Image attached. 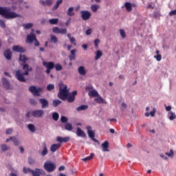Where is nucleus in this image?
<instances>
[{"instance_id": "obj_36", "label": "nucleus", "mask_w": 176, "mask_h": 176, "mask_svg": "<svg viewBox=\"0 0 176 176\" xmlns=\"http://www.w3.org/2000/svg\"><path fill=\"white\" fill-rule=\"evenodd\" d=\"M60 104H61V100L58 99H56L52 101V105L54 108H56V107H58Z\"/></svg>"}, {"instance_id": "obj_32", "label": "nucleus", "mask_w": 176, "mask_h": 176, "mask_svg": "<svg viewBox=\"0 0 176 176\" xmlns=\"http://www.w3.org/2000/svg\"><path fill=\"white\" fill-rule=\"evenodd\" d=\"M98 9H100V5L93 4L91 6V10H92V12H94V13H96V12H97Z\"/></svg>"}, {"instance_id": "obj_43", "label": "nucleus", "mask_w": 176, "mask_h": 176, "mask_svg": "<svg viewBox=\"0 0 176 176\" xmlns=\"http://www.w3.org/2000/svg\"><path fill=\"white\" fill-rule=\"evenodd\" d=\"M93 157H94V153H91L89 156L85 157L82 159L83 162H89V160H91V159H93Z\"/></svg>"}, {"instance_id": "obj_45", "label": "nucleus", "mask_w": 176, "mask_h": 176, "mask_svg": "<svg viewBox=\"0 0 176 176\" xmlns=\"http://www.w3.org/2000/svg\"><path fill=\"white\" fill-rule=\"evenodd\" d=\"M24 28H25V30H30V28H32V27L34 26V25L32 23H25L23 25Z\"/></svg>"}, {"instance_id": "obj_48", "label": "nucleus", "mask_w": 176, "mask_h": 176, "mask_svg": "<svg viewBox=\"0 0 176 176\" xmlns=\"http://www.w3.org/2000/svg\"><path fill=\"white\" fill-rule=\"evenodd\" d=\"M60 121L62 123H67L68 122V118H67L64 116H62L60 117Z\"/></svg>"}, {"instance_id": "obj_62", "label": "nucleus", "mask_w": 176, "mask_h": 176, "mask_svg": "<svg viewBox=\"0 0 176 176\" xmlns=\"http://www.w3.org/2000/svg\"><path fill=\"white\" fill-rule=\"evenodd\" d=\"M75 57H76V55H69V58L70 60V61H72L75 59Z\"/></svg>"}, {"instance_id": "obj_50", "label": "nucleus", "mask_w": 176, "mask_h": 176, "mask_svg": "<svg viewBox=\"0 0 176 176\" xmlns=\"http://www.w3.org/2000/svg\"><path fill=\"white\" fill-rule=\"evenodd\" d=\"M165 155L168 156V157H173V156H174V151H173V149H170V153H166Z\"/></svg>"}, {"instance_id": "obj_61", "label": "nucleus", "mask_w": 176, "mask_h": 176, "mask_svg": "<svg viewBox=\"0 0 176 176\" xmlns=\"http://www.w3.org/2000/svg\"><path fill=\"white\" fill-rule=\"evenodd\" d=\"M40 43H39V41H38V40L36 38L34 40V46H36V47H39L40 46Z\"/></svg>"}, {"instance_id": "obj_33", "label": "nucleus", "mask_w": 176, "mask_h": 176, "mask_svg": "<svg viewBox=\"0 0 176 176\" xmlns=\"http://www.w3.org/2000/svg\"><path fill=\"white\" fill-rule=\"evenodd\" d=\"M19 61H22V63H23V64H25V63H27V61H28V58L25 56V55L20 54Z\"/></svg>"}, {"instance_id": "obj_9", "label": "nucleus", "mask_w": 176, "mask_h": 176, "mask_svg": "<svg viewBox=\"0 0 176 176\" xmlns=\"http://www.w3.org/2000/svg\"><path fill=\"white\" fill-rule=\"evenodd\" d=\"M52 32L54 34H61L62 35H65V34H67V28H59L58 27H54L52 28Z\"/></svg>"}, {"instance_id": "obj_17", "label": "nucleus", "mask_w": 176, "mask_h": 176, "mask_svg": "<svg viewBox=\"0 0 176 176\" xmlns=\"http://www.w3.org/2000/svg\"><path fill=\"white\" fill-rule=\"evenodd\" d=\"M42 146H43V151L40 153V154L41 155V156H46V155L49 153L46 142H43Z\"/></svg>"}, {"instance_id": "obj_46", "label": "nucleus", "mask_w": 176, "mask_h": 176, "mask_svg": "<svg viewBox=\"0 0 176 176\" xmlns=\"http://www.w3.org/2000/svg\"><path fill=\"white\" fill-rule=\"evenodd\" d=\"M47 90L48 91H52V90H54V84H49L47 86Z\"/></svg>"}, {"instance_id": "obj_13", "label": "nucleus", "mask_w": 176, "mask_h": 176, "mask_svg": "<svg viewBox=\"0 0 176 176\" xmlns=\"http://www.w3.org/2000/svg\"><path fill=\"white\" fill-rule=\"evenodd\" d=\"M102 152H109V142L104 141L102 144Z\"/></svg>"}, {"instance_id": "obj_64", "label": "nucleus", "mask_w": 176, "mask_h": 176, "mask_svg": "<svg viewBox=\"0 0 176 176\" xmlns=\"http://www.w3.org/2000/svg\"><path fill=\"white\" fill-rule=\"evenodd\" d=\"M10 176H17V170H14V172L10 173Z\"/></svg>"}, {"instance_id": "obj_39", "label": "nucleus", "mask_w": 176, "mask_h": 176, "mask_svg": "<svg viewBox=\"0 0 176 176\" xmlns=\"http://www.w3.org/2000/svg\"><path fill=\"white\" fill-rule=\"evenodd\" d=\"M98 98H95L94 101L96 102H98V104H104V99H102V98H101V96H96Z\"/></svg>"}, {"instance_id": "obj_6", "label": "nucleus", "mask_w": 176, "mask_h": 176, "mask_svg": "<svg viewBox=\"0 0 176 176\" xmlns=\"http://www.w3.org/2000/svg\"><path fill=\"white\" fill-rule=\"evenodd\" d=\"M36 39V35L34 34V29H32L30 34L27 35L26 42L27 43H32Z\"/></svg>"}, {"instance_id": "obj_51", "label": "nucleus", "mask_w": 176, "mask_h": 176, "mask_svg": "<svg viewBox=\"0 0 176 176\" xmlns=\"http://www.w3.org/2000/svg\"><path fill=\"white\" fill-rule=\"evenodd\" d=\"M42 90H43V89H42V87H38L36 88V91H37V94H36V97H39V96H41V91H42Z\"/></svg>"}, {"instance_id": "obj_54", "label": "nucleus", "mask_w": 176, "mask_h": 176, "mask_svg": "<svg viewBox=\"0 0 176 176\" xmlns=\"http://www.w3.org/2000/svg\"><path fill=\"white\" fill-rule=\"evenodd\" d=\"M154 58H156L157 61H162V55L157 54L154 56Z\"/></svg>"}, {"instance_id": "obj_24", "label": "nucleus", "mask_w": 176, "mask_h": 176, "mask_svg": "<svg viewBox=\"0 0 176 176\" xmlns=\"http://www.w3.org/2000/svg\"><path fill=\"white\" fill-rule=\"evenodd\" d=\"M39 2L43 6H50L51 5H53V1L52 0H46L45 1L39 0Z\"/></svg>"}, {"instance_id": "obj_56", "label": "nucleus", "mask_w": 176, "mask_h": 176, "mask_svg": "<svg viewBox=\"0 0 176 176\" xmlns=\"http://www.w3.org/2000/svg\"><path fill=\"white\" fill-rule=\"evenodd\" d=\"M30 103L32 105H36V100H35L34 98L30 99Z\"/></svg>"}, {"instance_id": "obj_4", "label": "nucleus", "mask_w": 176, "mask_h": 176, "mask_svg": "<svg viewBox=\"0 0 176 176\" xmlns=\"http://www.w3.org/2000/svg\"><path fill=\"white\" fill-rule=\"evenodd\" d=\"M43 167L47 173H53L56 170V164L52 161H46L44 163Z\"/></svg>"}, {"instance_id": "obj_14", "label": "nucleus", "mask_w": 176, "mask_h": 176, "mask_svg": "<svg viewBox=\"0 0 176 176\" xmlns=\"http://www.w3.org/2000/svg\"><path fill=\"white\" fill-rule=\"evenodd\" d=\"M1 82L3 87L6 89V90H9V89H10V82L9 80H8V79L6 78H2Z\"/></svg>"}, {"instance_id": "obj_49", "label": "nucleus", "mask_w": 176, "mask_h": 176, "mask_svg": "<svg viewBox=\"0 0 176 176\" xmlns=\"http://www.w3.org/2000/svg\"><path fill=\"white\" fill-rule=\"evenodd\" d=\"M120 34L121 35L122 38H123V39H124V38H126V32H124V30L120 29Z\"/></svg>"}, {"instance_id": "obj_35", "label": "nucleus", "mask_w": 176, "mask_h": 176, "mask_svg": "<svg viewBox=\"0 0 176 176\" xmlns=\"http://www.w3.org/2000/svg\"><path fill=\"white\" fill-rule=\"evenodd\" d=\"M60 3H63V0H58L56 4L53 6L52 10H57L58 9V6H60Z\"/></svg>"}, {"instance_id": "obj_53", "label": "nucleus", "mask_w": 176, "mask_h": 176, "mask_svg": "<svg viewBox=\"0 0 176 176\" xmlns=\"http://www.w3.org/2000/svg\"><path fill=\"white\" fill-rule=\"evenodd\" d=\"M12 133H13V129H12V128H8L6 131V134H7V135H10Z\"/></svg>"}, {"instance_id": "obj_47", "label": "nucleus", "mask_w": 176, "mask_h": 176, "mask_svg": "<svg viewBox=\"0 0 176 176\" xmlns=\"http://www.w3.org/2000/svg\"><path fill=\"white\" fill-rule=\"evenodd\" d=\"M54 68L56 71H61L63 69V66H61V65L59 63H57L56 65H54Z\"/></svg>"}, {"instance_id": "obj_59", "label": "nucleus", "mask_w": 176, "mask_h": 176, "mask_svg": "<svg viewBox=\"0 0 176 176\" xmlns=\"http://www.w3.org/2000/svg\"><path fill=\"white\" fill-rule=\"evenodd\" d=\"M0 25L3 28H6V24H5V22L3 21H2V19H0Z\"/></svg>"}, {"instance_id": "obj_2", "label": "nucleus", "mask_w": 176, "mask_h": 176, "mask_svg": "<svg viewBox=\"0 0 176 176\" xmlns=\"http://www.w3.org/2000/svg\"><path fill=\"white\" fill-rule=\"evenodd\" d=\"M67 85L64 84V82L59 83V91L57 94L58 98L62 100L63 101L67 100L68 98V94L69 93V90H67Z\"/></svg>"}, {"instance_id": "obj_40", "label": "nucleus", "mask_w": 176, "mask_h": 176, "mask_svg": "<svg viewBox=\"0 0 176 176\" xmlns=\"http://www.w3.org/2000/svg\"><path fill=\"white\" fill-rule=\"evenodd\" d=\"M0 146L2 152H6V151H9V146H8L6 144H2Z\"/></svg>"}, {"instance_id": "obj_21", "label": "nucleus", "mask_w": 176, "mask_h": 176, "mask_svg": "<svg viewBox=\"0 0 176 176\" xmlns=\"http://www.w3.org/2000/svg\"><path fill=\"white\" fill-rule=\"evenodd\" d=\"M59 148H61L60 144H54L51 145L50 151H51V152L54 153V152H56V151H57V149H59Z\"/></svg>"}, {"instance_id": "obj_34", "label": "nucleus", "mask_w": 176, "mask_h": 176, "mask_svg": "<svg viewBox=\"0 0 176 176\" xmlns=\"http://www.w3.org/2000/svg\"><path fill=\"white\" fill-rule=\"evenodd\" d=\"M49 23L50 24H51L52 25H56L57 24H58V19H51L49 20Z\"/></svg>"}, {"instance_id": "obj_63", "label": "nucleus", "mask_w": 176, "mask_h": 176, "mask_svg": "<svg viewBox=\"0 0 176 176\" xmlns=\"http://www.w3.org/2000/svg\"><path fill=\"white\" fill-rule=\"evenodd\" d=\"M175 14H176V10H175L170 11V13H169V16H175Z\"/></svg>"}, {"instance_id": "obj_30", "label": "nucleus", "mask_w": 176, "mask_h": 176, "mask_svg": "<svg viewBox=\"0 0 176 176\" xmlns=\"http://www.w3.org/2000/svg\"><path fill=\"white\" fill-rule=\"evenodd\" d=\"M96 56H95V60H100V58H101V57H102V52L100 50H98L96 52H95Z\"/></svg>"}, {"instance_id": "obj_10", "label": "nucleus", "mask_w": 176, "mask_h": 176, "mask_svg": "<svg viewBox=\"0 0 176 176\" xmlns=\"http://www.w3.org/2000/svg\"><path fill=\"white\" fill-rule=\"evenodd\" d=\"M44 113L45 111L43 110H34L32 112V116L33 118H42Z\"/></svg>"}, {"instance_id": "obj_44", "label": "nucleus", "mask_w": 176, "mask_h": 176, "mask_svg": "<svg viewBox=\"0 0 176 176\" xmlns=\"http://www.w3.org/2000/svg\"><path fill=\"white\" fill-rule=\"evenodd\" d=\"M50 38L51 42H53V43H57V42H58V39L54 34L50 35Z\"/></svg>"}, {"instance_id": "obj_60", "label": "nucleus", "mask_w": 176, "mask_h": 176, "mask_svg": "<svg viewBox=\"0 0 176 176\" xmlns=\"http://www.w3.org/2000/svg\"><path fill=\"white\" fill-rule=\"evenodd\" d=\"M28 163H29V164H34V163H35V162L33 160L32 158L28 157Z\"/></svg>"}, {"instance_id": "obj_1", "label": "nucleus", "mask_w": 176, "mask_h": 176, "mask_svg": "<svg viewBox=\"0 0 176 176\" xmlns=\"http://www.w3.org/2000/svg\"><path fill=\"white\" fill-rule=\"evenodd\" d=\"M11 10H12L9 7H0V14L7 20H13V19L20 17V14L12 12Z\"/></svg>"}, {"instance_id": "obj_22", "label": "nucleus", "mask_w": 176, "mask_h": 176, "mask_svg": "<svg viewBox=\"0 0 176 176\" xmlns=\"http://www.w3.org/2000/svg\"><path fill=\"white\" fill-rule=\"evenodd\" d=\"M56 141L58 142H60V144H63V142H68L69 141V137L62 138L60 136H58L56 138Z\"/></svg>"}, {"instance_id": "obj_5", "label": "nucleus", "mask_w": 176, "mask_h": 176, "mask_svg": "<svg viewBox=\"0 0 176 176\" xmlns=\"http://www.w3.org/2000/svg\"><path fill=\"white\" fill-rule=\"evenodd\" d=\"M78 94V91H73L72 92H69L67 94V98H66L67 102L71 103L75 101V97Z\"/></svg>"}, {"instance_id": "obj_20", "label": "nucleus", "mask_w": 176, "mask_h": 176, "mask_svg": "<svg viewBox=\"0 0 176 176\" xmlns=\"http://www.w3.org/2000/svg\"><path fill=\"white\" fill-rule=\"evenodd\" d=\"M3 56L6 60H12V51L10 50H6L3 52Z\"/></svg>"}, {"instance_id": "obj_57", "label": "nucleus", "mask_w": 176, "mask_h": 176, "mask_svg": "<svg viewBox=\"0 0 176 176\" xmlns=\"http://www.w3.org/2000/svg\"><path fill=\"white\" fill-rule=\"evenodd\" d=\"M155 113H156V109H153V111H150V115L151 118H153L155 116Z\"/></svg>"}, {"instance_id": "obj_27", "label": "nucleus", "mask_w": 176, "mask_h": 176, "mask_svg": "<svg viewBox=\"0 0 176 176\" xmlns=\"http://www.w3.org/2000/svg\"><path fill=\"white\" fill-rule=\"evenodd\" d=\"M89 108V106L87 104H82L78 107H76L77 112H80V111H86Z\"/></svg>"}, {"instance_id": "obj_8", "label": "nucleus", "mask_w": 176, "mask_h": 176, "mask_svg": "<svg viewBox=\"0 0 176 176\" xmlns=\"http://www.w3.org/2000/svg\"><path fill=\"white\" fill-rule=\"evenodd\" d=\"M24 73L21 72V70L19 69L15 72V77L19 82H26L25 78L24 77Z\"/></svg>"}, {"instance_id": "obj_25", "label": "nucleus", "mask_w": 176, "mask_h": 176, "mask_svg": "<svg viewBox=\"0 0 176 176\" xmlns=\"http://www.w3.org/2000/svg\"><path fill=\"white\" fill-rule=\"evenodd\" d=\"M10 140L11 141H12L14 145H15V146H19V145H20V140H19V139L17 138H16V136H11L10 137Z\"/></svg>"}, {"instance_id": "obj_52", "label": "nucleus", "mask_w": 176, "mask_h": 176, "mask_svg": "<svg viewBox=\"0 0 176 176\" xmlns=\"http://www.w3.org/2000/svg\"><path fill=\"white\" fill-rule=\"evenodd\" d=\"M100 41L99 38H96L94 41V45H95V47L96 49H98V44L100 43Z\"/></svg>"}, {"instance_id": "obj_11", "label": "nucleus", "mask_w": 176, "mask_h": 176, "mask_svg": "<svg viewBox=\"0 0 176 176\" xmlns=\"http://www.w3.org/2000/svg\"><path fill=\"white\" fill-rule=\"evenodd\" d=\"M22 67L23 71H25L23 75H29V72H31V71H32V67L28 65V64L22 63Z\"/></svg>"}, {"instance_id": "obj_12", "label": "nucleus", "mask_w": 176, "mask_h": 176, "mask_svg": "<svg viewBox=\"0 0 176 176\" xmlns=\"http://www.w3.org/2000/svg\"><path fill=\"white\" fill-rule=\"evenodd\" d=\"M40 104H41V108L45 109V108H49V101L45 98H40L38 100Z\"/></svg>"}, {"instance_id": "obj_41", "label": "nucleus", "mask_w": 176, "mask_h": 176, "mask_svg": "<svg viewBox=\"0 0 176 176\" xmlns=\"http://www.w3.org/2000/svg\"><path fill=\"white\" fill-rule=\"evenodd\" d=\"M168 117L170 120H174V119H176V115L174 112L170 111L168 113Z\"/></svg>"}, {"instance_id": "obj_58", "label": "nucleus", "mask_w": 176, "mask_h": 176, "mask_svg": "<svg viewBox=\"0 0 176 176\" xmlns=\"http://www.w3.org/2000/svg\"><path fill=\"white\" fill-rule=\"evenodd\" d=\"M121 107H122L121 111H124V109L126 108H127V104L124 102H122V104H121Z\"/></svg>"}, {"instance_id": "obj_7", "label": "nucleus", "mask_w": 176, "mask_h": 176, "mask_svg": "<svg viewBox=\"0 0 176 176\" xmlns=\"http://www.w3.org/2000/svg\"><path fill=\"white\" fill-rule=\"evenodd\" d=\"M80 14H81V19H82L84 21H86L90 19V17H91V12H90L88 10L80 11Z\"/></svg>"}, {"instance_id": "obj_19", "label": "nucleus", "mask_w": 176, "mask_h": 176, "mask_svg": "<svg viewBox=\"0 0 176 176\" xmlns=\"http://www.w3.org/2000/svg\"><path fill=\"white\" fill-rule=\"evenodd\" d=\"M43 65L45 68H48L49 69H53L54 68V62H43Z\"/></svg>"}, {"instance_id": "obj_31", "label": "nucleus", "mask_w": 176, "mask_h": 176, "mask_svg": "<svg viewBox=\"0 0 176 176\" xmlns=\"http://www.w3.org/2000/svg\"><path fill=\"white\" fill-rule=\"evenodd\" d=\"M29 91H31L34 96H36L38 91H36V87L35 86H30L29 87Z\"/></svg>"}, {"instance_id": "obj_28", "label": "nucleus", "mask_w": 176, "mask_h": 176, "mask_svg": "<svg viewBox=\"0 0 176 176\" xmlns=\"http://www.w3.org/2000/svg\"><path fill=\"white\" fill-rule=\"evenodd\" d=\"M124 7L127 12H131V10H133V6L131 5V3H130V2L124 3Z\"/></svg>"}, {"instance_id": "obj_55", "label": "nucleus", "mask_w": 176, "mask_h": 176, "mask_svg": "<svg viewBox=\"0 0 176 176\" xmlns=\"http://www.w3.org/2000/svg\"><path fill=\"white\" fill-rule=\"evenodd\" d=\"M86 35H91L93 34V29L89 28L85 32Z\"/></svg>"}, {"instance_id": "obj_42", "label": "nucleus", "mask_w": 176, "mask_h": 176, "mask_svg": "<svg viewBox=\"0 0 176 176\" xmlns=\"http://www.w3.org/2000/svg\"><path fill=\"white\" fill-rule=\"evenodd\" d=\"M59 118H60V115L58 114V113L54 112L52 114V119H53V120H55V122H57V120H58Z\"/></svg>"}, {"instance_id": "obj_3", "label": "nucleus", "mask_w": 176, "mask_h": 176, "mask_svg": "<svg viewBox=\"0 0 176 176\" xmlns=\"http://www.w3.org/2000/svg\"><path fill=\"white\" fill-rule=\"evenodd\" d=\"M23 173H24V174H28V173H30L33 176H41V175L44 176V175H46V173L43 170V169L36 168L34 170H32L30 168H26L25 166H24L23 168Z\"/></svg>"}, {"instance_id": "obj_16", "label": "nucleus", "mask_w": 176, "mask_h": 176, "mask_svg": "<svg viewBox=\"0 0 176 176\" xmlns=\"http://www.w3.org/2000/svg\"><path fill=\"white\" fill-rule=\"evenodd\" d=\"M76 134L78 137H81V138H86V133L80 128H76Z\"/></svg>"}, {"instance_id": "obj_18", "label": "nucleus", "mask_w": 176, "mask_h": 176, "mask_svg": "<svg viewBox=\"0 0 176 176\" xmlns=\"http://www.w3.org/2000/svg\"><path fill=\"white\" fill-rule=\"evenodd\" d=\"M87 134L89 138H94L96 137V133L91 130V126H87Z\"/></svg>"}, {"instance_id": "obj_26", "label": "nucleus", "mask_w": 176, "mask_h": 176, "mask_svg": "<svg viewBox=\"0 0 176 176\" xmlns=\"http://www.w3.org/2000/svg\"><path fill=\"white\" fill-rule=\"evenodd\" d=\"M88 96L89 97H100V94H98V92L96 89L90 91L88 93Z\"/></svg>"}, {"instance_id": "obj_15", "label": "nucleus", "mask_w": 176, "mask_h": 176, "mask_svg": "<svg viewBox=\"0 0 176 176\" xmlns=\"http://www.w3.org/2000/svg\"><path fill=\"white\" fill-rule=\"evenodd\" d=\"M13 52H17L18 53H24L25 52V49L20 45H14L12 47Z\"/></svg>"}, {"instance_id": "obj_38", "label": "nucleus", "mask_w": 176, "mask_h": 176, "mask_svg": "<svg viewBox=\"0 0 176 176\" xmlns=\"http://www.w3.org/2000/svg\"><path fill=\"white\" fill-rule=\"evenodd\" d=\"M65 130H67V131H72L73 127H72V124L69 123V122H67L65 125Z\"/></svg>"}, {"instance_id": "obj_29", "label": "nucleus", "mask_w": 176, "mask_h": 176, "mask_svg": "<svg viewBox=\"0 0 176 176\" xmlns=\"http://www.w3.org/2000/svg\"><path fill=\"white\" fill-rule=\"evenodd\" d=\"M75 8L74 7H70L67 11V16H69V17H72V16H75V12H74V10Z\"/></svg>"}, {"instance_id": "obj_37", "label": "nucleus", "mask_w": 176, "mask_h": 176, "mask_svg": "<svg viewBox=\"0 0 176 176\" xmlns=\"http://www.w3.org/2000/svg\"><path fill=\"white\" fill-rule=\"evenodd\" d=\"M28 129L32 131V133H35V131H36V129L35 128V125H34V124H29L28 125Z\"/></svg>"}, {"instance_id": "obj_23", "label": "nucleus", "mask_w": 176, "mask_h": 176, "mask_svg": "<svg viewBox=\"0 0 176 176\" xmlns=\"http://www.w3.org/2000/svg\"><path fill=\"white\" fill-rule=\"evenodd\" d=\"M78 72L82 76H85V75H86V74H87V71H86V69H85V67H83V66H80L78 67Z\"/></svg>"}]
</instances>
